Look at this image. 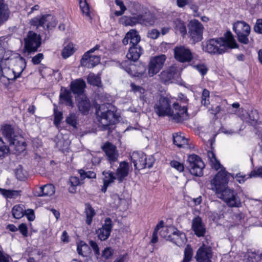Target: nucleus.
Listing matches in <instances>:
<instances>
[{
	"label": "nucleus",
	"mask_w": 262,
	"mask_h": 262,
	"mask_svg": "<svg viewBox=\"0 0 262 262\" xmlns=\"http://www.w3.org/2000/svg\"><path fill=\"white\" fill-rule=\"evenodd\" d=\"M166 57L164 54L155 56L151 58L148 65V74L151 77L158 73L163 68Z\"/></svg>",
	"instance_id": "13"
},
{
	"label": "nucleus",
	"mask_w": 262,
	"mask_h": 262,
	"mask_svg": "<svg viewBox=\"0 0 262 262\" xmlns=\"http://www.w3.org/2000/svg\"><path fill=\"white\" fill-rule=\"evenodd\" d=\"M173 142L176 146L180 148L185 147L187 145V139L180 133L173 134Z\"/></svg>",
	"instance_id": "31"
},
{
	"label": "nucleus",
	"mask_w": 262,
	"mask_h": 262,
	"mask_svg": "<svg viewBox=\"0 0 262 262\" xmlns=\"http://www.w3.org/2000/svg\"><path fill=\"white\" fill-rule=\"evenodd\" d=\"M100 61V58L97 55L84 54L81 59V65L88 68H92L97 65Z\"/></svg>",
	"instance_id": "20"
},
{
	"label": "nucleus",
	"mask_w": 262,
	"mask_h": 262,
	"mask_svg": "<svg viewBox=\"0 0 262 262\" xmlns=\"http://www.w3.org/2000/svg\"><path fill=\"white\" fill-rule=\"evenodd\" d=\"M88 82L90 84L99 86L101 84L100 77L93 73H90L87 78Z\"/></svg>",
	"instance_id": "43"
},
{
	"label": "nucleus",
	"mask_w": 262,
	"mask_h": 262,
	"mask_svg": "<svg viewBox=\"0 0 262 262\" xmlns=\"http://www.w3.org/2000/svg\"><path fill=\"white\" fill-rule=\"evenodd\" d=\"M262 255L248 250L244 255V260L246 262H260Z\"/></svg>",
	"instance_id": "32"
},
{
	"label": "nucleus",
	"mask_w": 262,
	"mask_h": 262,
	"mask_svg": "<svg viewBox=\"0 0 262 262\" xmlns=\"http://www.w3.org/2000/svg\"><path fill=\"white\" fill-rule=\"evenodd\" d=\"M249 119L247 121L256 122L258 119V113L257 110H252L248 114Z\"/></svg>",
	"instance_id": "55"
},
{
	"label": "nucleus",
	"mask_w": 262,
	"mask_h": 262,
	"mask_svg": "<svg viewBox=\"0 0 262 262\" xmlns=\"http://www.w3.org/2000/svg\"><path fill=\"white\" fill-rule=\"evenodd\" d=\"M79 4L82 14L89 19H92L90 9L86 0H79Z\"/></svg>",
	"instance_id": "35"
},
{
	"label": "nucleus",
	"mask_w": 262,
	"mask_h": 262,
	"mask_svg": "<svg viewBox=\"0 0 262 262\" xmlns=\"http://www.w3.org/2000/svg\"><path fill=\"white\" fill-rule=\"evenodd\" d=\"M31 26L37 28L42 27L44 29L50 30L56 27L57 21L55 18L51 14H45L41 17H34L30 21Z\"/></svg>",
	"instance_id": "10"
},
{
	"label": "nucleus",
	"mask_w": 262,
	"mask_h": 262,
	"mask_svg": "<svg viewBox=\"0 0 262 262\" xmlns=\"http://www.w3.org/2000/svg\"><path fill=\"white\" fill-rule=\"evenodd\" d=\"M84 212L86 217V223L88 225H90L92 222L93 217L96 214L95 210L90 204H86Z\"/></svg>",
	"instance_id": "34"
},
{
	"label": "nucleus",
	"mask_w": 262,
	"mask_h": 262,
	"mask_svg": "<svg viewBox=\"0 0 262 262\" xmlns=\"http://www.w3.org/2000/svg\"><path fill=\"white\" fill-rule=\"evenodd\" d=\"M177 68L175 66H171L167 69L163 71L159 75L160 79L162 82L166 84L173 79L177 74Z\"/></svg>",
	"instance_id": "19"
},
{
	"label": "nucleus",
	"mask_w": 262,
	"mask_h": 262,
	"mask_svg": "<svg viewBox=\"0 0 262 262\" xmlns=\"http://www.w3.org/2000/svg\"><path fill=\"white\" fill-rule=\"evenodd\" d=\"M237 44L230 31L227 32L223 37L212 38L207 41L205 51L211 54H222L229 49L235 48Z\"/></svg>",
	"instance_id": "3"
},
{
	"label": "nucleus",
	"mask_w": 262,
	"mask_h": 262,
	"mask_svg": "<svg viewBox=\"0 0 262 262\" xmlns=\"http://www.w3.org/2000/svg\"><path fill=\"white\" fill-rule=\"evenodd\" d=\"M170 166L177 169L180 172L183 171L184 169V166L183 163H181L177 161L173 160L170 162Z\"/></svg>",
	"instance_id": "53"
},
{
	"label": "nucleus",
	"mask_w": 262,
	"mask_h": 262,
	"mask_svg": "<svg viewBox=\"0 0 262 262\" xmlns=\"http://www.w3.org/2000/svg\"><path fill=\"white\" fill-rule=\"evenodd\" d=\"M130 33V37H129L130 44L132 46H140L138 43L140 41V37L136 30H131L128 32Z\"/></svg>",
	"instance_id": "40"
},
{
	"label": "nucleus",
	"mask_w": 262,
	"mask_h": 262,
	"mask_svg": "<svg viewBox=\"0 0 262 262\" xmlns=\"http://www.w3.org/2000/svg\"><path fill=\"white\" fill-rule=\"evenodd\" d=\"M78 253L83 257H90L91 255V250L89 245L83 241H80L77 245Z\"/></svg>",
	"instance_id": "27"
},
{
	"label": "nucleus",
	"mask_w": 262,
	"mask_h": 262,
	"mask_svg": "<svg viewBox=\"0 0 262 262\" xmlns=\"http://www.w3.org/2000/svg\"><path fill=\"white\" fill-rule=\"evenodd\" d=\"M18 229L23 236L25 237L28 236V227L26 224L22 223L20 224Z\"/></svg>",
	"instance_id": "61"
},
{
	"label": "nucleus",
	"mask_w": 262,
	"mask_h": 262,
	"mask_svg": "<svg viewBox=\"0 0 262 262\" xmlns=\"http://www.w3.org/2000/svg\"><path fill=\"white\" fill-rule=\"evenodd\" d=\"M112 228V220L110 218L107 217L105 220L102 227L97 231L99 239L101 241H105L107 239L110 235Z\"/></svg>",
	"instance_id": "17"
},
{
	"label": "nucleus",
	"mask_w": 262,
	"mask_h": 262,
	"mask_svg": "<svg viewBox=\"0 0 262 262\" xmlns=\"http://www.w3.org/2000/svg\"><path fill=\"white\" fill-rule=\"evenodd\" d=\"M9 147L5 145L1 138H0V158L4 157L5 155L9 153Z\"/></svg>",
	"instance_id": "51"
},
{
	"label": "nucleus",
	"mask_w": 262,
	"mask_h": 262,
	"mask_svg": "<svg viewBox=\"0 0 262 262\" xmlns=\"http://www.w3.org/2000/svg\"><path fill=\"white\" fill-rule=\"evenodd\" d=\"M142 53V49L140 46H131L126 54L128 60H125L121 63V66L129 74H133L132 69L134 65L131 63V61H136Z\"/></svg>",
	"instance_id": "8"
},
{
	"label": "nucleus",
	"mask_w": 262,
	"mask_h": 262,
	"mask_svg": "<svg viewBox=\"0 0 262 262\" xmlns=\"http://www.w3.org/2000/svg\"><path fill=\"white\" fill-rule=\"evenodd\" d=\"M160 35V32L158 30L156 29H152L148 31V37L155 39H157Z\"/></svg>",
	"instance_id": "60"
},
{
	"label": "nucleus",
	"mask_w": 262,
	"mask_h": 262,
	"mask_svg": "<svg viewBox=\"0 0 262 262\" xmlns=\"http://www.w3.org/2000/svg\"><path fill=\"white\" fill-rule=\"evenodd\" d=\"M208 158L210 159L212 167L214 168L216 170H217L221 168L220 171H223L227 173L225 169L223 170V168L221 167V165L220 162L216 159L215 155L213 152L209 151L208 152Z\"/></svg>",
	"instance_id": "39"
},
{
	"label": "nucleus",
	"mask_w": 262,
	"mask_h": 262,
	"mask_svg": "<svg viewBox=\"0 0 262 262\" xmlns=\"http://www.w3.org/2000/svg\"><path fill=\"white\" fill-rule=\"evenodd\" d=\"M171 229L173 231L169 240L171 241L178 246H181L184 245L186 242L185 234L176 228Z\"/></svg>",
	"instance_id": "24"
},
{
	"label": "nucleus",
	"mask_w": 262,
	"mask_h": 262,
	"mask_svg": "<svg viewBox=\"0 0 262 262\" xmlns=\"http://www.w3.org/2000/svg\"><path fill=\"white\" fill-rule=\"evenodd\" d=\"M0 192L7 198L13 199L19 195L20 191L17 190L0 189Z\"/></svg>",
	"instance_id": "44"
},
{
	"label": "nucleus",
	"mask_w": 262,
	"mask_h": 262,
	"mask_svg": "<svg viewBox=\"0 0 262 262\" xmlns=\"http://www.w3.org/2000/svg\"><path fill=\"white\" fill-rule=\"evenodd\" d=\"M59 102L60 103H63L67 106L73 107L74 106V103L72 101L71 92L62 87L59 95Z\"/></svg>",
	"instance_id": "25"
},
{
	"label": "nucleus",
	"mask_w": 262,
	"mask_h": 262,
	"mask_svg": "<svg viewBox=\"0 0 262 262\" xmlns=\"http://www.w3.org/2000/svg\"><path fill=\"white\" fill-rule=\"evenodd\" d=\"M204 27L196 19L191 20L188 25V34L194 42H199L203 38Z\"/></svg>",
	"instance_id": "12"
},
{
	"label": "nucleus",
	"mask_w": 262,
	"mask_h": 262,
	"mask_svg": "<svg viewBox=\"0 0 262 262\" xmlns=\"http://www.w3.org/2000/svg\"><path fill=\"white\" fill-rule=\"evenodd\" d=\"M227 183V174L223 171H219L211 181L212 188L215 191L218 198L223 200L229 207H240V199L233 189L226 187Z\"/></svg>",
	"instance_id": "1"
},
{
	"label": "nucleus",
	"mask_w": 262,
	"mask_h": 262,
	"mask_svg": "<svg viewBox=\"0 0 262 262\" xmlns=\"http://www.w3.org/2000/svg\"><path fill=\"white\" fill-rule=\"evenodd\" d=\"M74 52V45L73 43H69L65 46L61 53L62 57L64 59L68 58Z\"/></svg>",
	"instance_id": "42"
},
{
	"label": "nucleus",
	"mask_w": 262,
	"mask_h": 262,
	"mask_svg": "<svg viewBox=\"0 0 262 262\" xmlns=\"http://www.w3.org/2000/svg\"><path fill=\"white\" fill-rule=\"evenodd\" d=\"M16 65L20 67V69L16 71V70H11L9 68L5 67H1L0 81L5 84L10 83L11 81H13L20 75L26 67V61L24 58L20 57L17 62Z\"/></svg>",
	"instance_id": "6"
},
{
	"label": "nucleus",
	"mask_w": 262,
	"mask_h": 262,
	"mask_svg": "<svg viewBox=\"0 0 262 262\" xmlns=\"http://www.w3.org/2000/svg\"><path fill=\"white\" fill-rule=\"evenodd\" d=\"M139 15L133 17H128L126 16H122L120 19V22L125 26H133L136 24H140L141 21Z\"/></svg>",
	"instance_id": "29"
},
{
	"label": "nucleus",
	"mask_w": 262,
	"mask_h": 262,
	"mask_svg": "<svg viewBox=\"0 0 262 262\" xmlns=\"http://www.w3.org/2000/svg\"><path fill=\"white\" fill-rule=\"evenodd\" d=\"M129 173V164L127 162L123 161L120 163L115 173L116 180L119 183L123 181Z\"/></svg>",
	"instance_id": "23"
},
{
	"label": "nucleus",
	"mask_w": 262,
	"mask_h": 262,
	"mask_svg": "<svg viewBox=\"0 0 262 262\" xmlns=\"http://www.w3.org/2000/svg\"><path fill=\"white\" fill-rule=\"evenodd\" d=\"M131 91H133L134 93L137 94L138 93L140 95V98L141 99H144V96H143L145 92V89L141 86L137 85L135 84L134 83H130Z\"/></svg>",
	"instance_id": "45"
},
{
	"label": "nucleus",
	"mask_w": 262,
	"mask_h": 262,
	"mask_svg": "<svg viewBox=\"0 0 262 262\" xmlns=\"http://www.w3.org/2000/svg\"><path fill=\"white\" fill-rule=\"evenodd\" d=\"M187 168L190 173L198 177L203 175L204 164L202 159L195 154L189 155L186 160Z\"/></svg>",
	"instance_id": "9"
},
{
	"label": "nucleus",
	"mask_w": 262,
	"mask_h": 262,
	"mask_svg": "<svg viewBox=\"0 0 262 262\" xmlns=\"http://www.w3.org/2000/svg\"><path fill=\"white\" fill-rule=\"evenodd\" d=\"M174 28L179 31L180 33L183 35L186 34L187 31L184 22L179 18L175 19L173 21Z\"/></svg>",
	"instance_id": "37"
},
{
	"label": "nucleus",
	"mask_w": 262,
	"mask_h": 262,
	"mask_svg": "<svg viewBox=\"0 0 262 262\" xmlns=\"http://www.w3.org/2000/svg\"><path fill=\"white\" fill-rule=\"evenodd\" d=\"M86 84L84 80L81 79H76L71 82L70 89L72 92L77 95H83V92Z\"/></svg>",
	"instance_id": "26"
},
{
	"label": "nucleus",
	"mask_w": 262,
	"mask_h": 262,
	"mask_svg": "<svg viewBox=\"0 0 262 262\" xmlns=\"http://www.w3.org/2000/svg\"><path fill=\"white\" fill-rule=\"evenodd\" d=\"M209 92L206 89H204L202 94L201 103L207 106L209 104Z\"/></svg>",
	"instance_id": "50"
},
{
	"label": "nucleus",
	"mask_w": 262,
	"mask_h": 262,
	"mask_svg": "<svg viewBox=\"0 0 262 262\" xmlns=\"http://www.w3.org/2000/svg\"><path fill=\"white\" fill-rule=\"evenodd\" d=\"M43 58V55L42 53H38L32 59V62L34 64H38Z\"/></svg>",
	"instance_id": "59"
},
{
	"label": "nucleus",
	"mask_w": 262,
	"mask_h": 262,
	"mask_svg": "<svg viewBox=\"0 0 262 262\" xmlns=\"http://www.w3.org/2000/svg\"><path fill=\"white\" fill-rule=\"evenodd\" d=\"M174 228L172 227L163 228L160 232L161 236L166 238L167 240H169L170 236H171V234L173 231V230L172 231L171 229Z\"/></svg>",
	"instance_id": "48"
},
{
	"label": "nucleus",
	"mask_w": 262,
	"mask_h": 262,
	"mask_svg": "<svg viewBox=\"0 0 262 262\" xmlns=\"http://www.w3.org/2000/svg\"><path fill=\"white\" fill-rule=\"evenodd\" d=\"M78 114L74 113H70L66 118V122L68 124L76 128L78 123Z\"/></svg>",
	"instance_id": "38"
},
{
	"label": "nucleus",
	"mask_w": 262,
	"mask_h": 262,
	"mask_svg": "<svg viewBox=\"0 0 262 262\" xmlns=\"http://www.w3.org/2000/svg\"><path fill=\"white\" fill-rule=\"evenodd\" d=\"M77 105L79 111L83 114L88 113L91 107L89 100L84 95H79L76 97Z\"/></svg>",
	"instance_id": "21"
},
{
	"label": "nucleus",
	"mask_w": 262,
	"mask_h": 262,
	"mask_svg": "<svg viewBox=\"0 0 262 262\" xmlns=\"http://www.w3.org/2000/svg\"><path fill=\"white\" fill-rule=\"evenodd\" d=\"M78 173H79L80 177L81 179H85L86 178L89 179L95 178L96 174L94 171H85V170L81 169L78 170Z\"/></svg>",
	"instance_id": "47"
},
{
	"label": "nucleus",
	"mask_w": 262,
	"mask_h": 262,
	"mask_svg": "<svg viewBox=\"0 0 262 262\" xmlns=\"http://www.w3.org/2000/svg\"><path fill=\"white\" fill-rule=\"evenodd\" d=\"M13 217L16 219L21 218L25 215L24 207L23 205H16L12 209Z\"/></svg>",
	"instance_id": "36"
},
{
	"label": "nucleus",
	"mask_w": 262,
	"mask_h": 262,
	"mask_svg": "<svg viewBox=\"0 0 262 262\" xmlns=\"http://www.w3.org/2000/svg\"><path fill=\"white\" fill-rule=\"evenodd\" d=\"M113 254V250L110 247L105 248L102 251V257L105 259L111 258Z\"/></svg>",
	"instance_id": "54"
},
{
	"label": "nucleus",
	"mask_w": 262,
	"mask_h": 262,
	"mask_svg": "<svg viewBox=\"0 0 262 262\" xmlns=\"http://www.w3.org/2000/svg\"><path fill=\"white\" fill-rule=\"evenodd\" d=\"M173 105L174 111L171 109L169 100L162 97L155 105V112L159 116H171L176 122H181L186 120L188 117L187 108L178 103H174Z\"/></svg>",
	"instance_id": "2"
},
{
	"label": "nucleus",
	"mask_w": 262,
	"mask_h": 262,
	"mask_svg": "<svg viewBox=\"0 0 262 262\" xmlns=\"http://www.w3.org/2000/svg\"><path fill=\"white\" fill-rule=\"evenodd\" d=\"M117 108L110 103L100 105L96 111V114L100 123L106 129L107 127L115 124L119 121L120 115Z\"/></svg>",
	"instance_id": "4"
},
{
	"label": "nucleus",
	"mask_w": 262,
	"mask_h": 262,
	"mask_svg": "<svg viewBox=\"0 0 262 262\" xmlns=\"http://www.w3.org/2000/svg\"><path fill=\"white\" fill-rule=\"evenodd\" d=\"M89 245L94 250L95 254L98 258V256L100 255L99 248L98 244L95 241L91 240L89 241Z\"/></svg>",
	"instance_id": "56"
},
{
	"label": "nucleus",
	"mask_w": 262,
	"mask_h": 262,
	"mask_svg": "<svg viewBox=\"0 0 262 262\" xmlns=\"http://www.w3.org/2000/svg\"><path fill=\"white\" fill-rule=\"evenodd\" d=\"M40 45V35L32 31H29L24 38V50L28 55L37 51Z\"/></svg>",
	"instance_id": "7"
},
{
	"label": "nucleus",
	"mask_w": 262,
	"mask_h": 262,
	"mask_svg": "<svg viewBox=\"0 0 262 262\" xmlns=\"http://www.w3.org/2000/svg\"><path fill=\"white\" fill-rule=\"evenodd\" d=\"M9 12L8 6L4 4V0H0V24L8 20Z\"/></svg>",
	"instance_id": "30"
},
{
	"label": "nucleus",
	"mask_w": 262,
	"mask_h": 262,
	"mask_svg": "<svg viewBox=\"0 0 262 262\" xmlns=\"http://www.w3.org/2000/svg\"><path fill=\"white\" fill-rule=\"evenodd\" d=\"M40 192L38 194L39 196H51L54 194L55 189L53 185L47 184L40 187Z\"/></svg>",
	"instance_id": "33"
},
{
	"label": "nucleus",
	"mask_w": 262,
	"mask_h": 262,
	"mask_svg": "<svg viewBox=\"0 0 262 262\" xmlns=\"http://www.w3.org/2000/svg\"><path fill=\"white\" fill-rule=\"evenodd\" d=\"M102 174L104 176L103 178V183L110 185L114 182L115 180H116L115 174L113 172L110 171H104L102 172Z\"/></svg>",
	"instance_id": "41"
},
{
	"label": "nucleus",
	"mask_w": 262,
	"mask_h": 262,
	"mask_svg": "<svg viewBox=\"0 0 262 262\" xmlns=\"http://www.w3.org/2000/svg\"><path fill=\"white\" fill-rule=\"evenodd\" d=\"M3 136L9 143L11 149L15 153H20L26 149V143L23 138L16 134L10 125H5L2 127Z\"/></svg>",
	"instance_id": "5"
},
{
	"label": "nucleus",
	"mask_w": 262,
	"mask_h": 262,
	"mask_svg": "<svg viewBox=\"0 0 262 262\" xmlns=\"http://www.w3.org/2000/svg\"><path fill=\"white\" fill-rule=\"evenodd\" d=\"M194 68L197 70L202 76L205 75L207 72V68L206 67L204 64H197L194 66Z\"/></svg>",
	"instance_id": "58"
},
{
	"label": "nucleus",
	"mask_w": 262,
	"mask_h": 262,
	"mask_svg": "<svg viewBox=\"0 0 262 262\" xmlns=\"http://www.w3.org/2000/svg\"><path fill=\"white\" fill-rule=\"evenodd\" d=\"M63 118L62 113L61 112H58L54 109V123L55 125L58 127Z\"/></svg>",
	"instance_id": "52"
},
{
	"label": "nucleus",
	"mask_w": 262,
	"mask_h": 262,
	"mask_svg": "<svg viewBox=\"0 0 262 262\" xmlns=\"http://www.w3.org/2000/svg\"><path fill=\"white\" fill-rule=\"evenodd\" d=\"M70 183L71 184V187L69 188V191L73 193L75 191V187L79 185L80 184L79 180L76 177H71L70 179Z\"/></svg>",
	"instance_id": "49"
},
{
	"label": "nucleus",
	"mask_w": 262,
	"mask_h": 262,
	"mask_svg": "<svg viewBox=\"0 0 262 262\" xmlns=\"http://www.w3.org/2000/svg\"><path fill=\"white\" fill-rule=\"evenodd\" d=\"M174 55L176 59L181 62H190L193 58L191 51L182 46L174 48Z\"/></svg>",
	"instance_id": "14"
},
{
	"label": "nucleus",
	"mask_w": 262,
	"mask_h": 262,
	"mask_svg": "<svg viewBox=\"0 0 262 262\" xmlns=\"http://www.w3.org/2000/svg\"><path fill=\"white\" fill-rule=\"evenodd\" d=\"M102 148L105 152L107 157V159L111 164L112 162H115L117 160L118 153L116 146L108 142H107L104 144Z\"/></svg>",
	"instance_id": "16"
},
{
	"label": "nucleus",
	"mask_w": 262,
	"mask_h": 262,
	"mask_svg": "<svg viewBox=\"0 0 262 262\" xmlns=\"http://www.w3.org/2000/svg\"><path fill=\"white\" fill-rule=\"evenodd\" d=\"M191 229L199 237L204 236L206 233L205 224L199 216H196L192 220Z\"/></svg>",
	"instance_id": "18"
},
{
	"label": "nucleus",
	"mask_w": 262,
	"mask_h": 262,
	"mask_svg": "<svg viewBox=\"0 0 262 262\" xmlns=\"http://www.w3.org/2000/svg\"><path fill=\"white\" fill-rule=\"evenodd\" d=\"M253 29L255 32L262 34V19H258L256 20Z\"/></svg>",
	"instance_id": "57"
},
{
	"label": "nucleus",
	"mask_w": 262,
	"mask_h": 262,
	"mask_svg": "<svg viewBox=\"0 0 262 262\" xmlns=\"http://www.w3.org/2000/svg\"><path fill=\"white\" fill-rule=\"evenodd\" d=\"M190 8L192 10L194 16L197 17L200 15L199 12V6L195 4H191L189 5Z\"/></svg>",
	"instance_id": "64"
},
{
	"label": "nucleus",
	"mask_w": 262,
	"mask_h": 262,
	"mask_svg": "<svg viewBox=\"0 0 262 262\" xmlns=\"http://www.w3.org/2000/svg\"><path fill=\"white\" fill-rule=\"evenodd\" d=\"M233 30L236 33L238 41L244 44L249 43L248 36L250 32V27L243 21H238L233 25Z\"/></svg>",
	"instance_id": "11"
},
{
	"label": "nucleus",
	"mask_w": 262,
	"mask_h": 262,
	"mask_svg": "<svg viewBox=\"0 0 262 262\" xmlns=\"http://www.w3.org/2000/svg\"><path fill=\"white\" fill-rule=\"evenodd\" d=\"M193 255L192 249L189 245H187L184 250V257L182 262H190Z\"/></svg>",
	"instance_id": "46"
},
{
	"label": "nucleus",
	"mask_w": 262,
	"mask_h": 262,
	"mask_svg": "<svg viewBox=\"0 0 262 262\" xmlns=\"http://www.w3.org/2000/svg\"><path fill=\"white\" fill-rule=\"evenodd\" d=\"M25 215H26L28 220L30 221H32L35 219L34 212L32 209H29L27 210H25Z\"/></svg>",
	"instance_id": "63"
},
{
	"label": "nucleus",
	"mask_w": 262,
	"mask_h": 262,
	"mask_svg": "<svg viewBox=\"0 0 262 262\" xmlns=\"http://www.w3.org/2000/svg\"><path fill=\"white\" fill-rule=\"evenodd\" d=\"M212 257L211 250L204 246L200 247L197 251L195 258L198 262H210Z\"/></svg>",
	"instance_id": "22"
},
{
	"label": "nucleus",
	"mask_w": 262,
	"mask_h": 262,
	"mask_svg": "<svg viewBox=\"0 0 262 262\" xmlns=\"http://www.w3.org/2000/svg\"><path fill=\"white\" fill-rule=\"evenodd\" d=\"M258 176H260L262 177V166L258 167L256 169L252 170L249 175V177L250 178L252 177H255Z\"/></svg>",
	"instance_id": "62"
},
{
	"label": "nucleus",
	"mask_w": 262,
	"mask_h": 262,
	"mask_svg": "<svg viewBox=\"0 0 262 262\" xmlns=\"http://www.w3.org/2000/svg\"><path fill=\"white\" fill-rule=\"evenodd\" d=\"M141 20L140 24H144L146 26H151L154 24L156 19L154 14L150 12H146L144 15H139Z\"/></svg>",
	"instance_id": "28"
},
{
	"label": "nucleus",
	"mask_w": 262,
	"mask_h": 262,
	"mask_svg": "<svg viewBox=\"0 0 262 262\" xmlns=\"http://www.w3.org/2000/svg\"><path fill=\"white\" fill-rule=\"evenodd\" d=\"M130 160L135 169L140 170L146 166V157L143 152L134 151L130 156Z\"/></svg>",
	"instance_id": "15"
}]
</instances>
